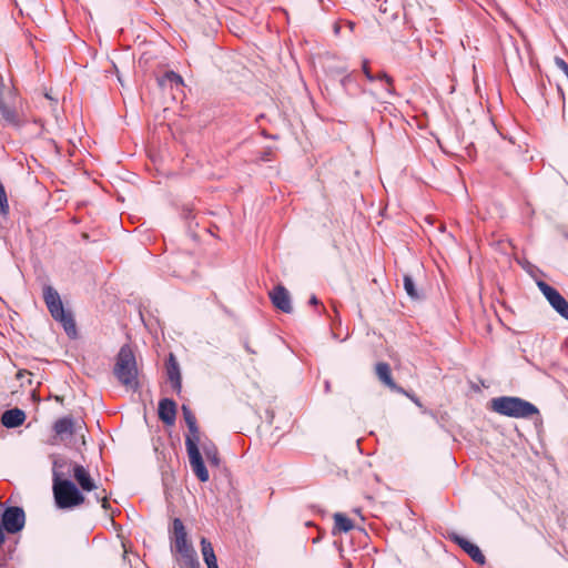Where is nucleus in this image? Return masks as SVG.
<instances>
[{
  "label": "nucleus",
  "mask_w": 568,
  "mask_h": 568,
  "mask_svg": "<svg viewBox=\"0 0 568 568\" xmlns=\"http://www.w3.org/2000/svg\"><path fill=\"white\" fill-rule=\"evenodd\" d=\"M98 488L90 471L82 465L65 458L53 462L52 490L55 505L60 509H70L85 503L83 493Z\"/></svg>",
  "instance_id": "nucleus-1"
},
{
  "label": "nucleus",
  "mask_w": 568,
  "mask_h": 568,
  "mask_svg": "<svg viewBox=\"0 0 568 568\" xmlns=\"http://www.w3.org/2000/svg\"><path fill=\"white\" fill-rule=\"evenodd\" d=\"M182 413L189 428V434L185 437L189 462L197 479L205 483L210 479V475L199 449L200 430L196 424V417L186 405H182Z\"/></svg>",
  "instance_id": "nucleus-2"
},
{
  "label": "nucleus",
  "mask_w": 568,
  "mask_h": 568,
  "mask_svg": "<svg viewBox=\"0 0 568 568\" xmlns=\"http://www.w3.org/2000/svg\"><path fill=\"white\" fill-rule=\"evenodd\" d=\"M113 375L128 390H136L139 387V371L135 355L130 345L121 346L115 356Z\"/></svg>",
  "instance_id": "nucleus-3"
},
{
  "label": "nucleus",
  "mask_w": 568,
  "mask_h": 568,
  "mask_svg": "<svg viewBox=\"0 0 568 568\" xmlns=\"http://www.w3.org/2000/svg\"><path fill=\"white\" fill-rule=\"evenodd\" d=\"M490 408L499 415L513 418H531L539 415V409L532 403L514 396L493 398Z\"/></svg>",
  "instance_id": "nucleus-4"
},
{
  "label": "nucleus",
  "mask_w": 568,
  "mask_h": 568,
  "mask_svg": "<svg viewBox=\"0 0 568 568\" xmlns=\"http://www.w3.org/2000/svg\"><path fill=\"white\" fill-rule=\"evenodd\" d=\"M43 300L51 314L71 338L77 336V325L71 312L65 311L59 293L50 285L43 288Z\"/></svg>",
  "instance_id": "nucleus-5"
},
{
  "label": "nucleus",
  "mask_w": 568,
  "mask_h": 568,
  "mask_svg": "<svg viewBox=\"0 0 568 568\" xmlns=\"http://www.w3.org/2000/svg\"><path fill=\"white\" fill-rule=\"evenodd\" d=\"M172 542L176 552L191 568H200V562L192 545L187 541V532L183 521L179 518L173 520Z\"/></svg>",
  "instance_id": "nucleus-6"
},
{
  "label": "nucleus",
  "mask_w": 568,
  "mask_h": 568,
  "mask_svg": "<svg viewBox=\"0 0 568 568\" xmlns=\"http://www.w3.org/2000/svg\"><path fill=\"white\" fill-rule=\"evenodd\" d=\"M0 123L14 128H19L24 123L17 99L11 101L0 99Z\"/></svg>",
  "instance_id": "nucleus-7"
},
{
  "label": "nucleus",
  "mask_w": 568,
  "mask_h": 568,
  "mask_svg": "<svg viewBox=\"0 0 568 568\" xmlns=\"http://www.w3.org/2000/svg\"><path fill=\"white\" fill-rule=\"evenodd\" d=\"M26 525V514L21 507L11 506L6 508L2 514V529L8 534H17Z\"/></svg>",
  "instance_id": "nucleus-8"
},
{
  "label": "nucleus",
  "mask_w": 568,
  "mask_h": 568,
  "mask_svg": "<svg viewBox=\"0 0 568 568\" xmlns=\"http://www.w3.org/2000/svg\"><path fill=\"white\" fill-rule=\"evenodd\" d=\"M538 287L551 307L561 317L568 321V302L566 298L555 287L550 286L546 282H538Z\"/></svg>",
  "instance_id": "nucleus-9"
},
{
  "label": "nucleus",
  "mask_w": 568,
  "mask_h": 568,
  "mask_svg": "<svg viewBox=\"0 0 568 568\" xmlns=\"http://www.w3.org/2000/svg\"><path fill=\"white\" fill-rule=\"evenodd\" d=\"M268 297L274 307L278 311L287 314L293 312L291 295L284 285H276L272 291L268 292Z\"/></svg>",
  "instance_id": "nucleus-10"
},
{
  "label": "nucleus",
  "mask_w": 568,
  "mask_h": 568,
  "mask_svg": "<svg viewBox=\"0 0 568 568\" xmlns=\"http://www.w3.org/2000/svg\"><path fill=\"white\" fill-rule=\"evenodd\" d=\"M375 374L381 383L387 386L390 390H394L398 394L408 395L404 388L398 386L392 376V369L388 363L379 362L375 365Z\"/></svg>",
  "instance_id": "nucleus-11"
},
{
  "label": "nucleus",
  "mask_w": 568,
  "mask_h": 568,
  "mask_svg": "<svg viewBox=\"0 0 568 568\" xmlns=\"http://www.w3.org/2000/svg\"><path fill=\"white\" fill-rule=\"evenodd\" d=\"M450 539L457 544L475 562L479 565L486 564V557L477 545L457 534H453Z\"/></svg>",
  "instance_id": "nucleus-12"
},
{
  "label": "nucleus",
  "mask_w": 568,
  "mask_h": 568,
  "mask_svg": "<svg viewBox=\"0 0 568 568\" xmlns=\"http://www.w3.org/2000/svg\"><path fill=\"white\" fill-rule=\"evenodd\" d=\"M159 418L169 426L174 425L176 418V404L173 399L163 398L160 400Z\"/></svg>",
  "instance_id": "nucleus-13"
},
{
  "label": "nucleus",
  "mask_w": 568,
  "mask_h": 568,
  "mask_svg": "<svg viewBox=\"0 0 568 568\" xmlns=\"http://www.w3.org/2000/svg\"><path fill=\"white\" fill-rule=\"evenodd\" d=\"M166 372H168L169 381L172 384L173 390L176 393H180L182 389V378H181L179 364L173 354H170V357L168 359Z\"/></svg>",
  "instance_id": "nucleus-14"
},
{
  "label": "nucleus",
  "mask_w": 568,
  "mask_h": 568,
  "mask_svg": "<svg viewBox=\"0 0 568 568\" xmlns=\"http://www.w3.org/2000/svg\"><path fill=\"white\" fill-rule=\"evenodd\" d=\"M26 420V414L20 408H12L6 410L1 416V423L8 428H16L21 426Z\"/></svg>",
  "instance_id": "nucleus-15"
},
{
  "label": "nucleus",
  "mask_w": 568,
  "mask_h": 568,
  "mask_svg": "<svg viewBox=\"0 0 568 568\" xmlns=\"http://www.w3.org/2000/svg\"><path fill=\"white\" fill-rule=\"evenodd\" d=\"M201 550L207 568H219L213 546L206 538L201 540Z\"/></svg>",
  "instance_id": "nucleus-16"
},
{
  "label": "nucleus",
  "mask_w": 568,
  "mask_h": 568,
  "mask_svg": "<svg viewBox=\"0 0 568 568\" xmlns=\"http://www.w3.org/2000/svg\"><path fill=\"white\" fill-rule=\"evenodd\" d=\"M53 430L58 436H63L65 434L73 435L74 434V423L71 417H62L58 419L53 425Z\"/></svg>",
  "instance_id": "nucleus-17"
},
{
  "label": "nucleus",
  "mask_w": 568,
  "mask_h": 568,
  "mask_svg": "<svg viewBox=\"0 0 568 568\" xmlns=\"http://www.w3.org/2000/svg\"><path fill=\"white\" fill-rule=\"evenodd\" d=\"M354 528L353 521L344 514L336 513L334 515V529L333 532H348Z\"/></svg>",
  "instance_id": "nucleus-18"
},
{
  "label": "nucleus",
  "mask_w": 568,
  "mask_h": 568,
  "mask_svg": "<svg viewBox=\"0 0 568 568\" xmlns=\"http://www.w3.org/2000/svg\"><path fill=\"white\" fill-rule=\"evenodd\" d=\"M158 84L160 88L170 87H181L183 85V79L180 74L174 71H168L162 78L158 79Z\"/></svg>",
  "instance_id": "nucleus-19"
},
{
  "label": "nucleus",
  "mask_w": 568,
  "mask_h": 568,
  "mask_svg": "<svg viewBox=\"0 0 568 568\" xmlns=\"http://www.w3.org/2000/svg\"><path fill=\"white\" fill-rule=\"evenodd\" d=\"M204 455L207 459V462L212 465L217 467L220 465V455L216 446L214 444H209L203 446Z\"/></svg>",
  "instance_id": "nucleus-20"
},
{
  "label": "nucleus",
  "mask_w": 568,
  "mask_h": 568,
  "mask_svg": "<svg viewBox=\"0 0 568 568\" xmlns=\"http://www.w3.org/2000/svg\"><path fill=\"white\" fill-rule=\"evenodd\" d=\"M404 288L407 293V295L413 300H418L419 294L416 290L415 283L409 275H404Z\"/></svg>",
  "instance_id": "nucleus-21"
},
{
  "label": "nucleus",
  "mask_w": 568,
  "mask_h": 568,
  "mask_svg": "<svg viewBox=\"0 0 568 568\" xmlns=\"http://www.w3.org/2000/svg\"><path fill=\"white\" fill-rule=\"evenodd\" d=\"M10 207L8 202V195L3 184L0 182V215L7 216L9 214Z\"/></svg>",
  "instance_id": "nucleus-22"
},
{
  "label": "nucleus",
  "mask_w": 568,
  "mask_h": 568,
  "mask_svg": "<svg viewBox=\"0 0 568 568\" xmlns=\"http://www.w3.org/2000/svg\"><path fill=\"white\" fill-rule=\"evenodd\" d=\"M374 77H375V80H381V81H385L386 82V85H387L386 90H387L388 93L393 94L395 92L394 80L387 73L379 72L377 75H374Z\"/></svg>",
  "instance_id": "nucleus-23"
},
{
  "label": "nucleus",
  "mask_w": 568,
  "mask_h": 568,
  "mask_svg": "<svg viewBox=\"0 0 568 568\" xmlns=\"http://www.w3.org/2000/svg\"><path fill=\"white\" fill-rule=\"evenodd\" d=\"M555 64L568 77V63L560 57H555Z\"/></svg>",
  "instance_id": "nucleus-24"
},
{
  "label": "nucleus",
  "mask_w": 568,
  "mask_h": 568,
  "mask_svg": "<svg viewBox=\"0 0 568 568\" xmlns=\"http://www.w3.org/2000/svg\"><path fill=\"white\" fill-rule=\"evenodd\" d=\"M363 72L368 81H374L375 77L371 73L368 61L364 60L362 65Z\"/></svg>",
  "instance_id": "nucleus-25"
},
{
  "label": "nucleus",
  "mask_w": 568,
  "mask_h": 568,
  "mask_svg": "<svg viewBox=\"0 0 568 568\" xmlns=\"http://www.w3.org/2000/svg\"><path fill=\"white\" fill-rule=\"evenodd\" d=\"M97 499L98 501H101V506L104 508V509H108L109 508V500H108V497L106 496H100V495H97Z\"/></svg>",
  "instance_id": "nucleus-26"
},
{
  "label": "nucleus",
  "mask_w": 568,
  "mask_h": 568,
  "mask_svg": "<svg viewBox=\"0 0 568 568\" xmlns=\"http://www.w3.org/2000/svg\"><path fill=\"white\" fill-rule=\"evenodd\" d=\"M310 304L311 305H318L320 301H318V298L315 295H312L311 298H310Z\"/></svg>",
  "instance_id": "nucleus-27"
},
{
  "label": "nucleus",
  "mask_w": 568,
  "mask_h": 568,
  "mask_svg": "<svg viewBox=\"0 0 568 568\" xmlns=\"http://www.w3.org/2000/svg\"><path fill=\"white\" fill-rule=\"evenodd\" d=\"M408 398H410L416 405H420L418 398L415 396V395H412L408 393V395H406Z\"/></svg>",
  "instance_id": "nucleus-28"
},
{
  "label": "nucleus",
  "mask_w": 568,
  "mask_h": 568,
  "mask_svg": "<svg viewBox=\"0 0 568 568\" xmlns=\"http://www.w3.org/2000/svg\"><path fill=\"white\" fill-rule=\"evenodd\" d=\"M24 374H27V375H31V373H29L28 371H22V369H21V371H19V372L17 373V378H18V379H19V378H22Z\"/></svg>",
  "instance_id": "nucleus-29"
},
{
  "label": "nucleus",
  "mask_w": 568,
  "mask_h": 568,
  "mask_svg": "<svg viewBox=\"0 0 568 568\" xmlns=\"http://www.w3.org/2000/svg\"><path fill=\"white\" fill-rule=\"evenodd\" d=\"M266 413H267V420L270 424H272L273 418H274V413L271 410H266Z\"/></svg>",
  "instance_id": "nucleus-30"
},
{
  "label": "nucleus",
  "mask_w": 568,
  "mask_h": 568,
  "mask_svg": "<svg viewBox=\"0 0 568 568\" xmlns=\"http://www.w3.org/2000/svg\"><path fill=\"white\" fill-rule=\"evenodd\" d=\"M348 80H349V75L345 77V78H344V80L342 81V82H343V84H345V83H346V81H348Z\"/></svg>",
  "instance_id": "nucleus-31"
}]
</instances>
